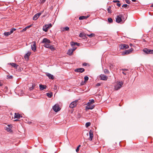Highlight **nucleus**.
I'll list each match as a JSON object with an SVG mask.
<instances>
[{
	"instance_id": "5701e85b",
	"label": "nucleus",
	"mask_w": 153,
	"mask_h": 153,
	"mask_svg": "<svg viewBox=\"0 0 153 153\" xmlns=\"http://www.w3.org/2000/svg\"><path fill=\"white\" fill-rule=\"evenodd\" d=\"M73 52V51L72 50L71 48L69 49L67 52V54L69 55H72Z\"/></svg>"
},
{
	"instance_id": "a211bd4d",
	"label": "nucleus",
	"mask_w": 153,
	"mask_h": 153,
	"mask_svg": "<svg viewBox=\"0 0 153 153\" xmlns=\"http://www.w3.org/2000/svg\"><path fill=\"white\" fill-rule=\"evenodd\" d=\"M89 16H82L79 17V20H83L87 19L88 18Z\"/></svg>"
},
{
	"instance_id": "dca6fc26",
	"label": "nucleus",
	"mask_w": 153,
	"mask_h": 153,
	"mask_svg": "<svg viewBox=\"0 0 153 153\" xmlns=\"http://www.w3.org/2000/svg\"><path fill=\"white\" fill-rule=\"evenodd\" d=\"M46 75L48 77L49 79H54V77L53 75L48 73H47Z\"/></svg>"
},
{
	"instance_id": "13d9d810",
	"label": "nucleus",
	"mask_w": 153,
	"mask_h": 153,
	"mask_svg": "<svg viewBox=\"0 0 153 153\" xmlns=\"http://www.w3.org/2000/svg\"><path fill=\"white\" fill-rule=\"evenodd\" d=\"M111 9V7L110 6H108L107 10H110Z\"/></svg>"
},
{
	"instance_id": "79ce46f5",
	"label": "nucleus",
	"mask_w": 153,
	"mask_h": 153,
	"mask_svg": "<svg viewBox=\"0 0 153 153\" xmlns=\"http://www.w3.org/2000/svg\"><path fill=\"white\" fill-rule=\"evenodd\" d=\"M89 101H91L90 102H89V104L90 103L93 104V103L94 102V101L93 99H91V100H90Z\"/></svg>"
},
{
	"instance_id": "bb28decb",
	"label": "nucleus",
	"mask_w": 153,
	"mask_h": 153,
	"mask_svg": "<svg viewBox=\"0 0 153 153\" xmlns=\"http://www.w3.org/2000/svg\"><path fill=\"white\" fill-rule=\"evenodd\" d=\"M46 95L49 98H51L53 96V93L52 92L48 93H46Z\"/></svg>"
},
{
	"instance_id": "4468645a",
	"label": "nucleus",
	"mask_w": 153,
	"mask_h": 153,
	"mask_svg": "<svg viewBox=\"0 0 153 153\" xmlns=\"http://www.w3.org/2000/svg\"><path fill=\"white\" fill-rule=\"evenodd\" d=\"M85 71V69L82 68H77L75 70V71L76 72L82 73Z\"/></svg>"
},
{
	"instance_id": "6ab92c4d",
	"label": "nucleus",
	"mask_w": 153,
	"mask_h": 153,
	"mask_svg": "<svg viewBox=\"0 0 153 153\" xmlns=\"http://www.w3.org/2000/svg\"><path fill=\"white\" fill-rule=\"evenodd\" d=\"M71 45L72 47H73L75 45H77V46H79V43L78 42H71Z\"/></svg>"
},
{
	"instance_id": "69168bd1",
	"label": "nucleus",
	"mask_w": 153,
	"mask_h": 153,
	"mask_svg": "<svg viewBox=\"0 0 153 153\" xmlns=\"http://www.w3.org/2000/svg\"><path fill=\"white\" fill-rule=\"evenodd\" d=\"M81 145H79L78 147H79H79Z\"/></svg>"
},
{
	"instance_id": "412c9836",
	"label": "nucleus",
	"mask_w": 153,
	"mask_h": 153,
	"mask_svg": "<svg viewBox=\"0 0 153 153\" xmlns=\"http://www.w3.org/2000/svg\"><path fill=\"white\" fill-rule=\"evenodd\" d=\"M31 53L30 51H28L24 56V58L25 59H28V57L31 54Z\"/></svg>"
},
{
	"instance_id": "5fc2aeb1",
	"label": "nucleus",
	"mask_w": 153,
	"mask_h": 153,
	"mask_svg": "<svg viewBox=\"0 0 153 153\" xmlns=\"http://www.w3.org/2000/svg\"><path fill=\"white\" fill-rule=\"evenodd\" d=\"M109 13H112V10H108Z\"/></svg>"
},
{
	"instance_id": "ea45409f",
	"label": "nucleus",
	"mask_w": 153,
	"mask_h": 153,
	"mask_svg": "<svg viewBox=\"0 0 153 153\" xmlns=\"http://www.w3.org/2000/svg\"><path fill=\"white\" fill-rule=\"evenodd\" d=\"M69 29V27H66L64 28V30H65L68 31Z\"/></svg>"
},
{
	"instance_id": "0e129e2a",
	"label": "nucleus",
	"mask_w": 153,
	"mask_h": 153,
	"mask_svg": "<svg viewBox=\"0 0 153 153\" xmlns=\"http://www.w3.org/2000/svg\"><path fill=\"white\" fill-rule=\"evenodd\" d=\"M132 1H134V2L136 1V0H132Z\"/></svg>"
},
{
	"instance_id": "b1692460",
	"label": "nucleus",
	"mask_w": 153,
	"mask_h": 153,
	"mask_svg": "<svg viewBox=\"0 0 153 153\" xmlns=\"http://www.w3.org/2000/svg\"><path fill=\"white\" fill-rule=\"evenodd\" d=\"M21 115L19 113H15L14 118L19 119L21 117Z\"/></svg>"
},
{
	"instance_id": "c85d7f7f",
	"label": "nucleus",
	"mask_w": 153,
	"mask_h": 153,
	"mask_svg": "<svg viewBox=\"0 0 153 153\" xmlns=\"http://www.w3.org/2000/svg\"><path fill=\"white\" fill-rule=\"evenodd\" d=\"M48 48L51 49L52 51H54L55 49V48L52 45H50Z\"/></svg>"
},
{
	"instance_id": "f3484780",
	"label": "nucleus",
	"mask_w": 153,
	"mask_h": 153,
	"mask_svg": "<svg viewBox=\"0 0 153 153\" xmlns=\"http://www.w3.org/2000/svg\"><path fill=\"white\" fill-rule=\"evenodd\" d=\"M40 89L42 91L45 89H46L47 88V86L45 85H42L40 84L39 86Z\"/></svg>"
},
{
	"instance_id": "680f3d73",
	"label": "nucleus",
	"mask_w": 153,
	"mask_h": 153,
	"mask_svg": "<svg viewBox=\"0 0 153 153\" xmlns=\"http://www.w3.org/2000/svg\"><path fill=\"white\" fill-rule=\"evenodd\" d=\"M2 83L0 82V86H1L2 85Z\"/></svg>"
},
{
	"instance_id": "9b49d317",
	"label": "nucleus",
	"mask_w": 153,
	"mask_h": 153,
	"mask_svg": "<svg viewBox=\"0 0 153 153\" xmlns=\"http://www.w3.org/2000/svg\"><path fill=\"white\" fill-rule=\"evenodd\" d=\"M100 79L103 80H106L108 79V77L107 76L105 75L104 74H101L100 76Z\"/></svg>"
},
{
	"instance_id": "f03ea898",
	"label": "nucleus",
	"mask_w": 153,
	"mask_h": 153,
	"mask_svg": "<svg viewBox=\"0 0 153 153\" xmlns=\"http://www.w3.org/2000/svg\"><path fill=\"white\" fill-rule=\"evenodd\" d=\"M143 51L146 54H153V50H150L147 48H144L143 50Z\"/></svg>"
},
{
	"instance_id": "bf43d9fd",
	"label": "nucleus",
	"mask_w": 153,
	"mask_h": 153,
	"mask_svg": "<svg viewBox=\"0 0 153 153\" xmlns=\"http://www.w3.org/2000/svg\"><path fill=\"white\" fill-rule=\"evenodd\" d=\"M127 70H128L127 69H122V70H123V71H127Z\"/></svg>"
},
{
	"instance_id": "0eeeda50",
	"label": "nucleus",
	"mask_w": 153,
	"mask_h": 153,
	"mask_svg": "<svg viewBox=\"0 0 153 153\" xmlns=\"http://www.w3.org/2000/svg\"><path fill=\"white\" fill-rule=\"evenodd\" d=\"M31 48L32 51H35L36 50V43L35 42H33V43L31 45Z\"/></svg>"
},
{
	"instance_id": "4c0bfd02",
	"label": "nucleus",
	"mask_w": 153,
	"mask_h": 153,
	"mask_svg": "<svg viewBox=\"0 0 153 153\" xmlns=\"http://www.w3.org/2000/svg\"><path fill=\"white\" fill-rule=\"evenodd\" d=\"M114 65L112 64H110L109 66V67L110 69H113L114 68Z\"/></svg>"
},
{
	"instance_id": "f704fd0d",
	"label": "nucleus",
	"mask_w": 153,
	"mask_h": 153,
	"mask_svg": "<svg viewBox=\"0 0 153 153\" xmlns=\"http://www.w3.org/2000/svg\"><path fill=\"white\" fill-rule=\"evenodd\" d=\"M91 125V123L90 122H87L85 124V126L86 127H88L90 126Z\"/></svg>"
},
{
	"instance_id": "ddd939ff",
	"label": "nucleus",
	"mask_w": 153,
	"mask_h": 153,
	"mask_svg": "<svg viewBox=\"0 0 153 153\" xmlns=\"http://www.w3.org/2000/svg\"><path fill=\"white\" fill-rule=\"evenodd\" d=\"M51 43L50 41L47 39V38H44L43 39L42 41L41 42V43Z\"/></svg>"
},
{
	"instance_id": "a19ab883",
	"label": "nucleus",
	"mask_w": 153,
	"mask_h": 153,
	"mask_svg": "<svg viewBox=\"0 0 153 153\" xmlns=\"http://www.w3.org/2000/svg\"><path fill=\"white\" fill-rule=\"evenodd\" d=\"M88 76H85L84 77V79H85V81H87L88 79Z\"/></svg>"
},
{
	"instance_id": "f257e3e1",
	"label": "nucleus",
	"mask_w": 153,
	"mask_h": 153,
	"mask_svg": "<svg viewBox=\"0 0 153 153\" xmlns=\"http://www.w3.org/2000/svg\"><path fill=\"white\" fill-rule=\"evenodd\" d=\"M123 84L122 82H119L115 86L114 89L116 90H118L120 89Z\"/></svg>"
},
{
	"instance_id": "37998d69",
	"label": "nucleus",
	"mask_w": 153,
	"mask_h": 153,
	"mask_svg": "<svg viewBox=\"0 0 153 153\" xmlns=\"http://www.w3.org/2000/svg\"><path fill=\"white\" fill-rule=\"evenodd\" d=\"M59 5H56L54 6V7H53V6H52V8L51 9H56V7H58Z\"/></svg>"
},
{
	"instance_id": "473e14b6",
	"label": "nucleus",
	"mask_w": 153,
	"mask_h": 153,
	"mask_svg": "<svg viewBox=\"0 0 153 153\" xmlns=\"http://www.w3.org/2000/svg\"><path fill=\"white\" fill-rule=\"evenodd\" d=\"M36 85L35 84H33L32 86L30 88V91H32L33 90L35 87V86Z\"/></svg>"
},
{
	"instance_id": "09e8293b",
	"label": "nucleus",
	"mask_w": 153,
	"mask_h": 153,
	"mask_svg": "<svg viewBox=\"0 0 153 153\" xmlns=\"http://www.w3.org/2000/svg\"><path fill=\"white\" fill-rule=\"evenodd\" d=\"M47 25H48V26H49V28L51 27L52 26V24L51 23H50L49 24Z\"/></svg>"
},
{
	"instance_id": "6e6552de",
	"label": "nucleus",
	"mask_w": 153,
	"mask_h": 153,
	"mask_svg": "<svg viewBox=\"0 0 153 153\" xmlns=\"http://www.w3.org/2000/svg\"><path fill=\"white\" fill-rule=\"evenodd\" d=\"M53 109L55 112H57L60 110V108L58 105H55L53 107Z\"/></svg>"
},
{
	"instance_id": "aec40b11",
	"label": "nucleus",
	"mask_w": 153,
	"mask_h": 153,
	"mask_svg": "<svg viewBox=\"0 0 153 153\" xmlns=\"http://www.w3.org/2000/svg\"><path fill=\"white\" fill-rule=\"evenodd\" d=\"M49 28V26L47 25H46L43 26L42 29L44 31L46 32L47 31Z\"/></svg>"
},
{
	"instance_id": "2eb2a0df",
	"label": "nucleus",
	"mask_w": 153,
	"mask_h": 153,
	"mask_svg": "<svg viewBox=\"0 0 153 153\" xmlns=\"http://www.w3.org/2000/svg\"><path fill=\"white\" fill-rule=\"evenodd\" d=\"M133 50V49L131 48L130 49L126 50L123 53L124 54H128L131 53Z\"/></svg>"
},
{
	"instance_id": "774afa93",
	"label": "nucleus",
	"mask_w": 153,
	"mask_h": 153,
	"mask_svg": "<svg viewBox=\"0 0 153 153\" xmlns=\"http://www.w3.org/2000/svg\"><path fill=\"white\" fill-rule=\"evenodd\" d=\"M17 120H15V121H17Z\"/></svg>"
},
{
	"instance_id": "1a4fd4ad",
	"label": "nucleus",
	"mask_w": 153,
	"mask_h": 153,
	"mask_svg": "<svg viewBox=\"0 0 153 153\" xmlns=\"http://www.w3.org/2000/svg\"><path fill=\"white\" fill-rule=\"evenodd\" d=\"M119 15L121 17L123 20H124L125 21L127 19V15L126 14L122 13L120 14Z\"/></svg>"
},
{
	"instance_id": "7ed1b4c3",
	"label": "nucleus",
	"mask_w": 153,
	"mask_h": 153,
	"mask_svg": "<svg viewBox=\"0 0 153 153\" xmlns=\"http://www.w3.org/2000/svg\"><path fill=\"white\" fill-rule=\"evenodd\" d=\"M78 102L77 100H76L72 102L69 105V107L71 108H73L75 107L77 105V102Z\"/></svg>"
},
{
	"instance_id": "4be33fe9",
	"label": "nucleus",
	"mask_w": 153,
	"mask_h": 153,
	"mask_svg": "<svg viewBox=\"0 0 153 153\" xmlns=\"http://www.w3.org/2000/svg\"><path fill=\"white\" fill-rule=\"evenodd\" d=\"M33 25V24H32L29 26H28L26 27L24 29H23L21 31V32H24V31H26L27 29L29 28L30 27H32V26Z\"/></svg>"
},
{
	"instance_id": "cd10ccee",
	"label": "nucleus",
	"mask_w": 153,
	"mask_h": 153,
	"mask_svg": "<svg viewBox=\"0 0 153 153\" xmlns=\"http://www.w3.org/2000/svg\"><path fill=\"white\" fill-rule=\"evenodd\" d=\"M5 129L8 132H11L12 131V130H11V127H6Z\"/></svg>"
},
{
	"instance_id": "a18cd8bd",
	"label": "nucleus",
	"mask_w": 153,
	"mask_h": 153,
	"mask_svg": "<svg viewBox=\"0 0 153 153\" xmlns=\"http://www.w3.org/2000/svg\"><path fill=\"white\" fill-rule=\"evenodd\" d=\"M76 48V47H74V46L73 47H72V48H71L72 50L73 51H75Z\"/></svg>"
},
{
	"instance_id": "72a5a7b5",
	"label": "nucleus",
	"mask_w": 153,
	"mask_h": 153,
	"mask_svg": "<svg viewBox=\"0 0 153 153\" xmlns=\"http://www.w3.org/2000/svg\"><path fill=\"white\" fill-rule=\"evenodd\" d=\"M122 7H124L125 8H126V9H127L129 7V6L127 4H124L122 5Z\"/></svg>"
},
{
	"instance_id": "20e7f679",
	"label": "nucleus",
	"mask_w": 153,
	"mask_h": 153,
	"mask_svg": "<svg viewBox=\"0 0 153 153\" xmlns=\"http://www.w3.org/2000/svg\"><path fill=\"white\" fill-rule=\"evenodd\" d=\"M128 46L125 44H121L119 46V48L120 49H127L128 48Z\"/></svg>"
},
{
	"instance_id": "49530a36",
	"label": "nucleus",
	"mask_w": 153,
	"mask_h": 153,
	"mask_svg": "<svg viewBox=\"0 0 153 153\" xmlns=\"http://www.w3.org/2000/svg\"><path fill=\"white\" fill-rule=\"evenodd\" d=\"M7 77L8 79H11L13 78V76H12L7 75Z\"/></svg>"
},
{
	"instance_id": "338daca9",
	"label": "nucleus",
	"mask_w": 153,
	"mask_h": 153,
	"mask_svg": "<svg viewBox=\"0 0 153 153\" xmlns=\"http://www.w3.org/2000/svg\"><path fill=\"white\" fill-rule=\"evenodd\" d=\"M132 45V44H130V45L131 46V45Z\"/></svg>"
},
{
	"instance_id": "f8f14e48",
	"label": "nucleus",
	"mask_w": 153,
	"mask_h": 153,
	"mask_svg": "<svg viewBox=\"0 0 153 153\" xmlns=\"http://www.w3.org/2000/svg\"><path fill=\"white\" fill-rule=\"evenodd\" d=\"M89 138L88 139L90 141H91L93 137V133L92 131L90 130L89 131Z\"/></svg>"
},
{
	"instance_id": "e433bc0d",
	"label": "nucleus",
	"mask_w": 153,
	"mask_h": 153,
	"mask_svg": "<svg viewBox=\"0 0 153 153\" xmlns=\"http://www.w3.org/2000/svg\"><path fill=\"white\" fill-rule=\"evenodd\" d=\"M16 30V29L15 28H12L10 30V33H12L14 31H15Z\"/></svg>"
},
{
	"instance_id": "052dcab7",
	"label": "nucleus",
	"mask_w": 153,
	"mask_h": 153,
	"mask_svg": "<svg viewBox=\"0 0 153 153\" xmlns=\"http://www.w3.org/2000/svg\"><path fill=\"white\" fill-rule=\"evenodd\" d=\"M122 73L124 75H126V72H124V71L122 72Z\"/></svg>"
},
{
	"instance_id": "e2e57ef3",
	"label": "nucleus",
	"mask_w": 153,
	"mask_h": 153,
	"mask_svg": "<svg viewBox=\"0 0 153 153\" xmlns=\"http://www.w3.org/2000/svg\"><path fill=\"white\" fill-rule=\"evenodd\" d=\"M150 7H153V4L151 5H150Z\"/></svg>"
},
{
	"instance_id": "864d4df0",
	"label": "nucleus",
	"mask_w": 153,
	"mask_h": 153,
	"mask_svg": "<svg viewBox=\"0 0 153 153\" xmlns=\"http://www.w3.org/2000/svg\"><path fill=\"white\" fill-rule=\"evenodd\" d=\"M101 85V84L100 83H97V84L96 85L97 86H100Z\"/></svg>"
},
{
	"instance_id": "393cba45",
	"label": "nucleus",
	"mask_w": 153,
	"mask_h": 153,
	"mask_svg": "<svg viewBox=\"0 0 153 153\" xmlns=\"http://www.w3.org/2000/svg\"><path fill=\"white\" fill-rule=\"evenodd\" d=\"M9 64H10L12 66L15 68H17L18 65H17L16 63H10Z\"/></svg>"
},
{
	"instance_id": "8fccbe9b",
	"label": "nucleus",
	"mask_w": 153,
	"mask_h": 153,
	"mask_svg": "<svg viewBox=\"0 0 153 153\" xmlns=\"http://www.w3.org/2000/svg\"><path fill=\"white\" fill-rule=\"evenodd\" d=\"M79 150V147H77L76 149V152H78Z\"/></svg>"
},
{
	"instance_id": "39448f33",
	"label": "nucleus",
	"mask_w": 153,
	"mask_h": 153,
	"mask_svg": "<svg viewBox=\"0 0 153 153\" xmlns=\"http://www.w3.org/2000/svg\"><path fill=\"white\" fill-rule=\"evenodd\" d=\"M42 13H39L36 14L34 16L33 18V20H36L42 14Z\"/></svg>"
},
{
	"instance_id": "c756f323",
	"label": "nucleus",
	"mask_w": 153,
	"mask_h": 153,
	"mask_svg": "<svg viewBox=\"0 0 153 153\" xmlns=\"http://www.w3.org/2000/svg\"><path fill=\"white\" fill-rule=\"evenodd\" d=\"M49 44V43H45L44 45V47H45L46 48H48L49 47V46L50 45Z\"/></svg>"
},
{
	"instance_id": "a878e982",
	"label": "nucleus",
	"mask_w": 153,
	"mask_h": 153,
	"mask_svg": "<svg viewBox=\"0 0 153 153\" xmlns=\"http://www.w3.org/2000/svg\"><path fill=\"white\" fill-rule=\"evenodd\" d=\"M79 36L85 38L86 37V34L84 33H81L79 35Z\"/></svg>"
},
{
	"instance_id": "6e6d98bb",
	"label": "nucleus",
	"mask_w": 153,
	"mask_h": 153,
	"mask_svg": "<svg viewBox=\"0 0 153 153\" xmlns=\"http://www.w3.org/2000/svg\"><path fill=\"white\" fill-rule=\"evenodd\" d=\"M83 66H86L87 65V63H86L84 62L83 64Z\"/></svg>"
},
{
	"instance_id": "c03bdc74",
	"label": "nucleus",
	"mask_w": 153,
	"mask_h": 153,
	"mask_svg": "<svg viewBox=\"0 0 153 153\" xmlns=\"http://www.w3.org/2000/svg\"><path fill=\"white\" fill-rule=\"evenodd\" d=\"M46 0H40L41 3H43Z\"/></svg>"
},
{
	"instance_id": "58836bf2",
	"label": "nucleus",
	"mask_w": 153,
	"mask_h": 153,
	"mask_svg": "<svg viewBox=\"0 0 153 153\" xmlns=\"http://www.w3.org/2000/svg\"><path fill=\"white\" fill-rule=\"evenodd\" d=\"M89 37H91L93 36H94V33H91L90 35H87Z\"/></svg>"
},
{
	"instance_id": "9d476101",
	"label": "nucleus",
	"mask_w": 153,
	"mask_h": 153,
	"mask_svg": "<svg viewBox=\"0 0 153 153\" xmlns=\"http://www.w3.org/2000/svg\"><path fill=\"white\" fill-rule=\"evenodd\" d=\"M116 22L118 23H120V22L123 20L121 19V17L120 16L117 15L116 18Z\"/></svg>"
},
{
	"instance_id": "3c124183",
	"label": "nucleus",
	"mask_w": 153,
	"mask_h": 153,
	"mask_svg": "<svg viewBox=\"0 0 153 153\" xmlns=\"http://www.w3.org/2000/svg\"><path fill=\"white\" fill-rule=\"evenodd\" d=\"M7 126L9 127H11V128H12V126L11 125H8Z\"/></svg>"
},
{
	"instance_id": "7c9ffc66",
	"label": "nucleus",
	"mask_w": 153,
	"mask_h": 153,
	"mask_svg": "<svg viewBox=\"0 0 153 153\" xmlns=\"http://www.w3.org/2000/svg\"><path fill=\"white\" fill-rule=\"evenodd\" d=\"M104 73L106 74H108L109 73V71L107 69H105L104 70Z\"/></svg>"
},
{
	"instance_id": "c9c22d12",
	"label": "nucleus",
	"mask_w": 153,
	"mask_h": 153,
	"mask_svg": "<svg viewBox=\"0 0 153 153\" xmlns=\"http://www.w3.org/2000/svg\"><path fill=\"white\" fill-rule=\"evenodd\" d=\"M108 20L109 23H111L113 22L112 19L111 18H108Z\"/></svg>"
},
{
	"instance_id": "4d7b16f0",
	"label": "nucleus",
	"mask_w": 153,
	"mask_h": 153,
	"mask_svg": "<svg viewBox=\"0 0 153 153\" xmlns=\"http://www.w3.org/2000/svg\"><path fill=\"white\" fill-rule=\"evenodd\" d=\"M117 5L118 7H120L121 4L120 3H117Z\"/></svg>"
},
{
	"instance_id": "603ef678",
	"label": "nucleus",
	"mask_w": 153,
	"mask_h": 153,
	"mask_svg": "<svg viewBox=\"0 0 153 153\" xmlns=\"http://www.w3.org/2000/svg\"><path fill=\"white\" fill-rule=\"evenodd\" d=\"M113 2H120V1L119 0L113 1Z\"/></svg>"
},
{
	"instance_id": "423d86ee",
	"label": "nucleus",
	"mask_w": 153,
	"mask_h": 153,
	"mask_svg": "<svg viewBox=\"0 0 153 153\" xmlns=\"http://www.w3.org/2000/svg\"><path fill=\"white\" fill-rule=\"evenodd\" d=\"M94 105H91L89 104V102H88V105L85 107V109L86 110L89 109H92L94 108Z\"/></svg>"
},
{
	"instance_id": "de8ad7c7",
	"label": "nucleus",
	"mask_w": 153,
	"mask_h": 153,
	"mask_svg": "<svg viewBox=\"0 0 153 153\" xmlns=\"http://www.w3.org/2000/svg\"><path fill=\"white\" fill-rule=\"evenodd\" d=\"M126 2L128 4H129L130 3V1H129L128 0H125Z\"/></svg>"
},
{
	"instance_id": "2f4dec72",
	"label": "nucleus",
	"mask_w": 153,
	"mask_h": 153,
	"mask_svg": "<svg viewBox=\"0 0 153 153\" xmlns=\"http://www.w3.org/2000/svg\"><path fill=\"white\" fill-rule=\"evenodd\" d=\"M11 33H10V32H4V35L6 36H8L10 35Z\"/></svg>"
}]
</instances>
